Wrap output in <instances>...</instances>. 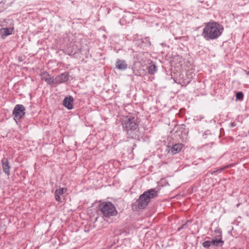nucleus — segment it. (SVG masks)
Listing matches in <instances>:
<instances>
[{"instance_id":"obj_1","label":"nucleus","mask_w":249,"mask_h":249,"mask_svg":"<svg viewBox=\"0 0 249 249\" xmlns=\"http://www.w3.org/2000/svg\"><path fill=\"white\" fill-rule=\"evenodd\" d=\"M223 30V28L219 24L216 22H209L204 28L202 35L207 40L214 39L220 36Z\"/></svg>"},{"instance_id":"obj_2","label":"nucleus","mask_w":249,"mask_h":249,"mask_svg":"<svg viewBox=\"0 0 249 249\" xmlns=\"http://www.w3.org/2000/svg\"><path fill=\"white\" fill-rule=\"evenodd\" d=\"M122 124L127 134L132 138H135L137 135L136 132L138 128L136 120L134 117L126 116L123 119Z\"/></svg>"},{"instance_id":"obj_3","label":"nucleus","mask_w":249,"mask_h":249,"mask_svg":"<svg viewBox=\"0 0 249 249\" xmlns=\"http://www.w3.org/2000/svg\"><path fill=\"white\" fill-rule=\"evenodd\" d=\"M158 196V191L155 189H151L144 192L141 195L138 200V206L139 208H145L148 204L150 199Z\"/></svg>"},{"instance_id":"obj_4","label":"nucleus","mask_w":249,"mask_h":249,"mask_svg":"<svg viewBox=\"0 0 249 249\" xmlns=\"http://www.w3.org/2000/svg\"><path fill=\"white\" fill-rule=\"evenodd\" d=\"M99 208L103 215L106 217L114 216L117 213L115 206L111 202L101 203Z\"/></svg>"},{"instance_id":"obj_5","label":"nucleus","mask_w":249,"mask_h":249,"mask_svg":"<svg viewBox=\"0 0 249 249\" xmlns=\"http://www.w3.org/2000/svg\"><path fill=\"white\" fill-rule=\"evenodd\" d=\"M224 243V241L222 240V234H219L211 239V240H205L202 246L205 248H208L211 246H214L217 247H221Z\"/></svg>"},{"instance_id":"obj_6","label":"nucleus","mask_w":249,"mask_h":249,"mask_svg":"<svg viewBox=\"0 0 249 249\" xmlns=\"http://www.w3.org/2000/svg\"><path fill=\"white\" fill-rule=\"evenodd\" d=\"M25 108L22 105H17L13 111L15 117L18 119H20L25 114Z\"/></svg>"},{"instance_id":"obj_7","label":"nucleus","mask_w":249,"mask_h":249,"mask_svg":"<svg viewBox=\"0 0 249 249\" xmlns=\"http://www.w3.org/2000/svg\"><path fill=\"white\" fill-rule=\"evenodd\" d=\"M69 79V75L67 73L64 72L57 75L54 79V83L61 84L67 82Z\"/></svg>"},{"instance_id":"obj_8","label":"nucleus","mask_w":249,"mask_h":249,"mask_svg":"<svg viewBox=\"0 0 249 249\" xmlns=\"http://www.w3.org/2000/svg\"><path fill=\"white\" fill-rule=\"evenodd\" d=\"M1 162L3 172L7 176H9L10 172V166L8 160L7 159H4L1 160Z\"/></svg>"},{"instance_id":"obj_9","label":"nucleus","mask_w":249,"mask_h":249,"mask_svg":"<svg viewBox=\"0 0 249 249\" xmlns=\"http://www.w3.org/2000/svg\"><path fill=\"white\" fill-rule=\"evenodd\" d=\"M73 99L71 96L69 97H65L63 100V104L64 106L67 107L69 109H71L73 107L72 102Z\"/></svg>"},{"instance_id":"obj_10","label":"nucleus","mask_w":249,"mask_h":249,"mask_svg":"<svg viewBox=\"0 0 249 249\" xmlns=\"http://www.w3.org/2000/svg\"><path fill=\"white\" fill-rule=\"evenodd\" d=\"M182 147V146L181 144L178 143L174 144L170 149H169L168 152L172 155H175L180 151Z\"/></svg>"},{"instance_id":"obj_11","label":"nucleus","mask_w":249,"mask_h":249,"mask_svg":"<svg viewBox=\"0 0 249 249\" xmlns=\"http://www.w3.org/2000/svg\"><path fill=\"white\" fill-rule=\"evenodd\" d=\"M41 79L44 80L48 84L54 83V79L51 77L47 72H44L41 74Z\"/></svg>"},{"instance_id":"obj_12","label":"nucleus","mask_w":249,"mask_h":249,"mask_svg":"<svg viewBox=\"0 0 249 249\" xmlns=\"http://www.w3.org/2000/svg\"><path fill=\"white\" fill-rule=\"evenodd\" d=\"M55 234H53L52 236V234H50L49 236H47V234H42L41 238H42L43 240L44 243H47L51 242L52 243H53L55 242L56 243V241H55V238L54 237H53V235Z\"/></svg>"},{"instance_id":"obj_13","label":"nucleus","mask_w":249,"mask_h":249,"mask_svg":"<svg viewBox=\"0 0 249 249\" xmlns=\"http://www.w3.org/2000/svg\"><path fill=\"white\" fill-rule=\"evenodd\" d=\"M116 66L119 70H125L127 67V65L124 60H118Z\"/></svg>"},{"instance_id":"obj_14","label":"nucleus","mask_w":249,"mask_h":249,"mask_svg":"<svg viewBox=\"0 0 249 249\" xmlns=\"http://www.w3.org/2000/svg\"><path fill=\"white\" fill-rule=\"evenodd\" d=\"M66 189L63 188L56 190L55 192V199L58 201H60L61 200L60 196L66 192Z\"/></svg>"},{"instance_id":"obj_15","label":"nucleus","mask_w":249,"mask_h":249,"mask_svg":"<svg viewBox=\"0 0 249 249\" xmlns=\"http://www.w3.org/2000/svg\"><path fill=\"white\" fill-rule=\"evenodd\" d=\"M55 234L54 238L55 240L58 239L59 242H61L62 244H65L67 241V237H66V234Z\"/></svg>"},{"instance_id":"obj_16","label":"nucleus","mask_w":249,"mask_h":249,"mask_svg":"<svg viewBox=\"0 0 249 249\" xmlns=\"http://www.w3.org/2000/svg\"><path fill=\"white\" fill-rule=\"evenodd\" d=\"M12 28H2L0 30V33L2 36H7L12 34Z\"/></svg>"},{"instance_id":"obj_17","label":"nucleus","mask_w":249,"mask_h":249,"mask_svg":"<svg viewBox=\"0 0 249 249\" xmlns=\"http://www.w3.org/2000/svg\"><path fill=\"white\" fill-rule=\"evenodd\" d=\"M157 68L155 64L151 63L148 69V72L150 74H153L157 71Z\"/></svg>"},{"instance_id":"obj_18","label":"nucleus","mask_w":249,"mask_h":249,"mask_svg":"<svg viewBox=\"0 0 249 249\" xmlns=\"http://www.w3.org/2000/svg\"><path fill=\"white\" fill-rule=\"evenodd\" d=\"M191 221V220L187 221L185 224H183L182 226L178 228V231H179L182 229L187 228L188 227L189 224L190 223Z\"/></svg>"},{"instance_id":"obj_19","label":"nucleus","mask_w":249,"mask_h":249,"mask_svg":"<svg viewBox=\"0 0 249 249\" xmlns=\"http://www.w3.org/2000/svg\"><path fill=\"white\" fill-rule=\"evenodd\" d=\"M243 98V94L242 92H238L236 93V100H242Z\"/></svg>"},{"instance_id":"obj_20","label":"nucleus","mask_w":249,"mask_h":249,"mask_svg":"<svg viewBox=\"0 0 249 249\" xmlns=\"http://www.w3.org/2000/svg\"><path fill=\"white\" fill-rule=\"evenodd\" d=\"M210 239H211L210 237H208V236H207V237H206L205 238V240H210Z\"/></svg>"}]
</instances>
